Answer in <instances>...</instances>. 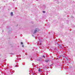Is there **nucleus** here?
Returning <instances> with one entry per match:
<instances>
[{
  "label": "nucleus",
  "mask_w": 75,
  "mask_h": 75,
  "mask_svg": "<svg viewBox=\"0 0 75 75\" xmlns=\"http://www.w3.org/2000/svg\"><path fill=\"white\" fill-rule=\"evenodd\" d=\"M38 30V29L36 28L35 30L34 33H35L36 32H37V30Z\"/></svg>",
  "instance_id": "nucleus-1"
},
{
  "label": "nucleus",
  "mask_w": 75,
  "mask_h": 75,
  "mask_svg": "<svg viewBox=\"0 0 75 75\" xmlns=\"http://www.w3.org/2000/svg\"><path fill=\"white\" fill-rule=\"evenodd\" d=\"M48 61H49V60L48 59L45 60V62H48Z\"/></svg>",
  "instance_id": "nucleus-2"
},
{
  "label": "nucleus",
  "mask_w": 75,
  "mask_h": 75,
  "mask_svg": "<svg viewBox=\"0 0 75 75\" xmlns=\"http://www.w3.org/2000/svg\"><path fill=\"white\" fill-rule=\"evenodd\" d=\"M13 14V12H11V16H12Z\"/></svg>",
  "instance_id": "nucleus-3"
},
{
  "label": "nucleus",
  "mask_w": 75,
  "mask_h": 75,
  "mask_svg": "<svg viewBox=\"0 0 75 75\" xmlns=\"http://www.w3.org/2000/svg\"><path fill=\"white\" fill-rule=\"evenodd\" d=\"M41 71V69H38V71Z\"/></svg>",
  "instance_id": "nucleus-4"
},
{
  "label": "nucleus",
  "mask_w": 75,
  "mask_h": 75,
  "mask_svg": "<svg viewBox=\"0 0 75 75\" xmlns=\"http://www.w3.org/2000/svg\"><path fill=\"white\" fill-rule=\"evenodd\" d=\"M43 13H45V11H43Z\"/></svg>",
  "instance_id": "nucleus-5"
},
{
  "label": "nucleus",
  "mask_w": 75,
  "mask_h": 75,
  "mask_svg": "<svg viewBox=\"0 0 75 75\" xmlns=\"http://www.w3.org/2000/svg\"><path fill=\"white\" fill-rule=\"evenodd\" d=\"M21 44H23V43L22 42H21Z\"/></svg>",
  "instance_id": "nucleus-6"
},
{
  "label": "nucleus",
  "mask_w": 75,
  "mask_h": 75,
  "mask_svg": "<svg viewBox=\"0 0 75 75\" xmlns=\"http://www.w3.org/2000/svg\"><path fill=\"white\" fill-rule=\"evenodd\" d=\"M42 57H43L44 58H45V56H43Z\"/></svg>",
  "instance_id": "nucleus-7"
},
{
  "label": "nucleus",
  "mask_w": 75,
  "mask_h": 75,
  "mask_svg": "<svg viewBox=\"0 0 75 75\" xmlns=\"http://www.w3.org/2000/svg\"><path fill=\"white\" fill-rule=\"evenodd\" d=\"M22 47H24V45H23Z\"/></svg>",
  "instance_id": "nucleus-8"
},
{
  "label": "nucleus",
  "mask_w": 75,
  "mask_h": 75,
  "mask_svg": "<svg viewBox=\"0 0 75 75\" xmlns=\"http://www.w3.org/2000/svg\"><path fill=\"white\" fill-rule=\"evenodd\" d=\"M31 59H32V58H31L30 59V60H31V61H33V60H31Z\"/></svg>",
  "instance_id": "nucleus-9"
},
{
  "label": "nucleus",
  "mask_w": 75,
  "mask_h": 75,
  "mask_svg": "<svg viewBox=\"0 0 75 75\" xmlns=\"http://www.w3.org/2000/svg\"><path fill=\"white\" fill-rule=\"evenodd\" d=\"M39 45H41V44L40 43V44H39Z\"/></svg>",
  "instance_id": "nucleus-10"
},
{
  "label": "nucleus",
  "mask_w": 75,
  "mask_h": 75,
  "mask_svg": "<svg viewBox=\"0 0 75 75\" xmlns=\"http://www.w3.org/2000/svg\"><path fill=\"white\" fill-rule=\"evenodd\" d=\"M16 67H17L16 66Z\"/></svg>",
  "instance_id": "nucleus-11"
}]
</instances>
